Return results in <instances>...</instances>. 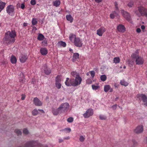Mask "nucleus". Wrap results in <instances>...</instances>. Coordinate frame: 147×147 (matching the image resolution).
I'll return each instance as SVG.
<instances>
[{
  "instance_id": "obj_1",
  "label": "nucleus",
  "mask_w": 147,
  "mask_h": 147,
  "mask_svg": "<svg viewBox=\"0 0 147 147\" xmlns=\"http://www.w3.org/2000/svg\"><path fill=\"white\" fill-rule=\"evenodd\" d=\"M16 36V32L14 30L8 31L5 33L3 39L7 44H10L13 43L15 41V37Z\"/></svg>"
},
{
  "instance_id": "obj_2",
  "label": "nucleus",
  "mask_w": 147,
  "mask_h": 147,
  "mask_svg": "<svg viewBox=\"0 0 147 147\" xmlns=\"http://www.w3.org/2000/svg\"><path fill=\"white\" fill-rule=\"evenodd\" d=\"M131 57L133 59H135L136 63L137 65H142L144 62V60L143 57L139 56L138 55V52L136 51L135 53H133L131 55Z\"/></svg>"
},
{
  "instance_id": "obj_3",
  "label": "nucleus",
  "mask_w": 147,
  "mask_h": 147,
  "mask_svg": "<svg viewBox=\"0 0 147 147\" xmlns=\"http://www.w3.org/2000/svg\"><path fill=\"white\" fill-rule=\"evenodd\" d=\"M7 13L9 15L13 16L14 15L15 12V8L13 5H8L6 8Z\"/></svg>"
},
{
  "instance_id": "obj_4",
  "label": "nucleus",
  "mask_w": 147,
  "mask_h": 147,
  "mask_svg": "<svg viewBox=\"0 0 147 147\" xmlns=\"http://www.w3.org/2000/svg\"><path fill=\"white\" fill-rule=\"evenodd\" d=\"M138 11L140 13L138 14L139 16H145L147 18V9L143 7L140 6L138 7Z\"/></svg>"
},
{
  "instance_id": "obj_5",
  "label": "nucleus",
  "mask_w": 147,
  "mask_h": 147,
  "mask_svg": "<svg viewBox=\"0 0 147 147\" xmlns=\"http://www.w3.org/2000/svg\"><path fill=\"white\" fill-rule=\"evenodd\" d=\"M59 107L63 113H65L69 109V105L68 103L66 102L61 104Z\"/></svg>"
},
{
  "instance_id": "obj_6",
  "label": "nucleus",
  "mask_w": 147,
  "mask_h": 147,
  "mask_svg": "<svg viewBox=\"0 0 147 147\" xmlns=\"http://www.w3.org/2000/svg\"><path fill=\"white\" fill-rule=\"evenodd\" d=\"M82 80V78L80 77L72 79V86L76 87L80 85L81 83Z\"/></svg>"
},
{
  "instance_id": "obj_7",
  "label": "nucleus",
  "mask_w": 147,
  "mask_h": 147,
  "mask_svg": "<svg viewBox=\"0 0 147 147\" xmlns=\"http://www.w3.org/2000/svg\"><path fill=\"white\" fill-rule=\"evenodd\" d=\"M121 12L123 16L128 22H131V16L127 12L125 11L123 9H121L120 11Z\"/></svg>"
},
{
  "instance_id": "obj_8",
  "label": "nucleus",
  "mask_w": 147,
  "mask_h": 147,
  "mask_svg": "<svg viewBox=\"0 0 147 147\" xmlns=\"http://www.w3.org/2000/svg\"><path fill=\"white\" fill-rule=\"evenodd\" d=\"M73 42L74 45L77 47H80L82 45V41L80 40V38L78 37L75 38Z\"/></svg>"
},
{
  "instance_id": "obj_9",
  "label": "nucleus",
  "mask_w": 147,
  "mask_h": 147,
  "mask_svg": "<svg viewBox=\"0 0 147 147\" xmlns=\"http://www.w3.org/2000/svg\"><path fill=\"white\" fill-rule=\"evenodd\" d=\"M93 114V110L91 109H88L86 111V113L83 114V115L84 118H88L90 116H92Z\"/></svg>"
},
{
  "instance_id": "obj_10",
  "label": "nucleus",
  "mask_w": 147,
  "mask_h": 147,
  "mask_svg": "<svg viewBox=\"0 0 147 147\" xmlns=\"http://www.w3.org/2000/svg\"><path fill=\"white\" fill-rule=\"evenodd\" d=\"M106 31V29L103 26L101 27L96 31V34L100 36H102Z\"/></svg>"
},
{
  "instance_id": "obj_11",
  "label": "nucleus",
  "mask_w": 147,
  "mask_h": 147,
  "mask_svg": "<svg viewBox=\"0 0 147 147\" xmlns=\"http://www.w3.org/2000/svg\"><path fill=\"white\" fill-rule=\"evenodd\" d=\"M143 126L142 125L138 126L134 129V132L137 134H139L142 133L143 131Z\"/></svg>"
},
{
  "instance_id": "obj_12",
  "label": "nucleus",
  "mask_w": 147,
  "mask_h": 147,
  "mask_svg": "<svg viewBox=\"0 0 147 147\" xmlns=\"http://www.w3.org/2000/svg\"><path fill=\"white\" fill-rule=\"evenodd\" d=\"M33 103L36 106H41L42 105L41 101L37 97L34 98L33 100Z\"/></svg>"
},
{
  "instance_id": "obj_13",
  "label": "nucleus",
  "mask_w": 147,
  "mask_h": 147,
  "mask_svg": "<svg viewBox=\"0 0 147 147\" xmlns=\"http://www.w3.org/2000/svg\"><path fill=\"white\" fill-rule=\"evenodd\" d=\"M117 29L118 32L123 33L125 31V28L124 26L122 24H119L117 27Z\"/></svg>"
},
{
  "instance_id": "obj_14",
  "label": "nucleus",
  "mask_w": 147,
  "mask_h": 147,
  "mask_svg": "<svg viewBox=\"0 0 147 147\" xmlns=\"http://www.w3.org/2000/svg\"><path fill=\"white\" fill-rule=\"evenodd\" d=\"M53 114L55 115H57L59 113H63L59 107L57 109H53L52 110Z\"/></svg>"
},
{
  "instance_id": "obj_15",
  "label": "nucleus",
  "mask_w": 147,
  "mask_h": 147,
  "mask_svg": "<svg viewBox=\"0 0 147 147\" xmlns=\"http://www.w3.org/2000/svg\"><path fill=\"white\" fill-rule=\"evenodd\" d=\"M28 58V57L27 55L22 54L19 57V59L21 62L24 63L26 61Z\"/></svg>"
},
{
  "instance_id": "obj_16",
  "label": "nucleus",
  "mask_w": 147,
  "mask_h": 147,
  "mask_svg": "<svg viewBox=\"0 0 147 147\" xmlns=\"http://www.w3.org/2000/svg\"><path fill=\"white\" fill-rule=\"evenodd\" d=\"M139 96L141 98L143 101L144 103V105L147 106V96L144 94H141Z\"/></svg>"
},
{
  "instance_id": "obj_17",
  "label": "nucleus",
  "mask_w": 147,
  "mask_h": 147,
  "mask_svg": "<svg viewBox=\"0 0 147 147\" xmlns=\"http://www.w3.org/2000/svg\"><path fill=\"white\" fill-rule=\"evenodd\" d=\"M41 54L43 55H46L48 53V50L45 48H41L40 50Z\"/></svg>"
},
{
  "instance_id": "obj_18",
  "label": "nucleus",
  "mask_w": 147,
  "mask_h": 147,
  "mask_svg": "<svg viewBox=\"0 0 147 147\" xmlns=\"http://www.w3.org/2000/svg\"><path fill=\"white\" fill-rule=\"evenodd\" d=\"M72 79H70L69 80L68 78H66V80L65 82V84L68 86H72Z\"/></svg>"
},
{
  "instance_id": "obj_19",
  "label": "nucleus",
  "mask_w": 147,
  "mask_h": 147,
  "mask_svg": "<svg viewBox=\"0 0 147 147\" xmlns=\"http://www.w3.org/2000/svg\"><path fill=\"white\" fill-rule=\"evenodd\" d=\"M6 3L0 0V13L4 9L6 5Z\"/></svg>"
},
{
  "instance_id": "obj_20",
  "label": "nucleus",
  "mask_w": 147,
  "mask_h": 147,
  "mask_svg": "<svg viewBox=\"0 0 147 147\" xmlns=\"http://www.w3.org/2000/svg\"><path fill=\"white\" fill-rule=\"evenodd\" d=\"M79 55L78 53H75L74 54L73 57L72 58V61L73 62H75L79 58Z\"/></svg>"
},
{
  "instance_id": "obj_21",
  "label": "nucleus",
  "mask_w": 147,
  "mask_h": 147,
  "mask_svg": "<svg viewBox=\"0 0 147 147\" xmlns=\"http://www.w3.org/2000/svg\"><path fill=\"white\" fill-rule=\"evenodd\" d=\"M75 34L72 33H71L69 34V38L70 40L72 42H74V39H75V38H76Z\"/></svg>"
},
{
  "instance_id": "obj_22",
  "label": "nucleus",
  "mask_w": 147,
  "mask_h": 147,
  "mask_svg": "<svg viewBox=\"0 0 147 147\" xmlns=\"http://www.w3.org/2000/svg\"><path fill=\"white\" fill-rule=\"evenodd\" d=\"M10 61L12 63L15 64L16 63L17 60L14 56L12 55L11 57Z\"/></svg>"
},
{
  "instance_id": "obj_23",
  "label": "nucleus",
  "mask_w": 147,
  "mask_h": 147,
  "mask_svg": "<svg viewBox=\"0 0 147 147\" xmlns=\"http://www.w3.org/2000/svg\"><path fill=\"white\" fill-rule=\"evenodd\" d=\"M60 4V1L59 0H56L53 2V5L56 7L59 6Z\"/></svg>"
},
{
  "instance_id": "obj_24",
  "label": "nucleus",
  "mask_w": 147,
  "mask_h": 147,
  "mask_svg": "<svg viewBox=\"0 0 147 147\" xmlns=\"http://www.w3.org/2000/svg\"><path fill=\"white\" fill-rule=\"evenodd\" d=\"M66 18L67 20L69 21L71 23L73 21V18L70 15H67L66 16Z\"/></svg>"
},
{
  "instance_id": "obj_25",
  "label": "nucleus",
  "mask_w": 147,
  "mask_h": 147,
  "mask_svg": "<svg viewBox=\"0 0 147 147\" xmlns=\"http://www.w3.org/2000/svg\"><path fill=\"white\" fill-rule=\"evenodd\" d=\"M71 75L75 78L80 77L79 73H77L75 71L72 72L71 73Z\"/></svg>"
},
{
  "instance_id": "obj_26",
  "label": "nucleus",
  "mask_w": 147,
  "mask_h": 147,
  "mask_svg": "<svg viewBox=\"0 0 147 147\" xmlns=\"http://www.w3.org/2000/svg\"><path fill=\"white\" fill-rule=\"evenodd\" d=\"M51 70L50 69L48 68L47 66L45 68L44 70V72L47 75H49L51 73Z\"/></svg>"
},
{
  "instance_id": "obj_27",
  "label": "nucleus",
  "mask_w": 147,
  "mask_h": 147,
  "mask_svg": "<svg viewBox=\"0 0 147 147\" xmlns=\"http://www.w3.org/2000/svg\"><path fill=\"white\" fill-rule=\"evenodd\" d=\"M117 5H118V4H117V3L116 2H115V10L114 11V13H116V14H117L118 13H119V11L118 9V7H117Z\"/></svg>"
},
{
  "instance_id": "obj_28",
  "label": "nucleus",
  "mask_w": 147,
  "mask_h": 147,
  "mask_svg": "<svg viewBox=\"0 0 147 147\" xmlns=\"http://www.w3.org/2000/svg\"><path fill=\"white\" fill-rule=\"evenodd\" d=\"M44 36L41 34H39L38 36L37 39L38 40L41 41L44 40Z\"/></svg>"
},
{
  "instance_id": "obj_29",
  "label": "nucleus",
  "mask_w": 147,
  "mask_h": 147,
  "mask_svg": "<svg viewBox=\"0 0 147 147\" xmlns=\"http://www.w3.org/2000/svg\"><path fill=\"white\" fill-rule=\"evenodd\" d=\"M57 44L58 45L60 46H62L63 47H65L66 45V43L65 42L62 41L59 42Z\"/></svg>"
},
{
  "instance_id": "obj_30",
  "label": "nucleus",
  "mask_w": 147,
  "mask_h": 147,
  "mask_svg": "<svg viewBox=\"0 0 147 147\" xmlns=\"http://www.w3.org/2000/svg\"><path fill=\"white\" fill-rule=\"evenodd\" d=\"M120 84L121 85L124 86H128V83L126 82H125L123 80H121L120 81Z\"/></svg>"
},
{
  "instance_id": "obj_31",
  "label": "nucleus",
  "mask_w": 147,
  "mask_h": 147,
  "mask_svg": "<svg viewBox=\"0 0 147 147\" xmlns=\"http://www.w3.org/2000/svg\"><path fill=\"white\" fill-rule=\"evenodd\" d=\"M120 59L119 57H115L113 59V62L116 64L119 63Z\"/></svg>"
},
{
  "instance_id": "obj_32",
  "label": "nucleus",
  "mask_w": 147,
  "mask_h": 147,
  "mask_svg": "<svg viewBox=\"0 0 147 147\" xmlns=\"http://www.w3.org/2000/svg\"><path fill=\"white\" fill-rule=\"evenodd\" d=\"M32 115L33 116H36L38 114V112L37 109H35L32 111Z\"/></svg>"
},
{
  "instance_id": "obj_33",
  "label": "nucleus",
  "mask_w": 147,
  "mask_h": 147,
  "mask_svg": "<svg viewBox=\"0 0 147 147\" xmlns=\"http://www.w3.org/2000/svg\"><path fill=\"white\" fill-rule=\"evenodd\" d=\"M111 87L109 85H106L105 86L104 88V90L106 92H108L110 89Z\"/></svg>"
},
{
  "instance_id": "obj_34",
  "label": "nucleus",
  "mask_w": 147,
  "mask_h": 147,
  "mask_svg": "<svg viewBox=\"0 0 147 147\" xmlns=\"http://www.w3.org/2000/svg\"><path fill=\"white\" fill-rule=\"evenodd\" d=\"M14 132L18 136L21 135L22 134L21 130L18 129H16L14 131Z\"/></svg>"
},
{
  "instance_id": "obj_35",
  "label": "nucleus",
  "mask_w": 147,
  "mask_h": 147,
  "mask_svg": "<svg viewBox=\"0 0 147 147\" xmlns=\"http://www.w3.org/2000/svg\"><path fill=\"white\" fill-rule=\"evenodd\" d=\"M100 79L101 81H105L107 79V76L105 75H102L101 76Z\"/></svg>"
},
{
  "instance_id": "obj_36",
  "label": "nucleus",
  "mask_w": 147,
  "mask_h": 147,
  "mask_svg": "<svg viewBox=\"0 0 147 147\" xmlns=\"http://www.w3.org/2000/svg\"><path fill=\"white\" fill-rule=\"evenodd\" d=\"M37 21L36 18H33L32 19V24L33 25H35L37 24Z\"/></svg>"
},
{
  "instance_id": "obj_37",
  "label": "nucleus",
  "mask_w": 147,
  "mask_h": 147,
  "mask_svg": "<svg viewBox=\"0 0 147 147\" xmlns=\"http://www.w3.org/2000/svg\"><path fill=\"white\" fill-rule=\"evenodd\" d=\"M134 1L130 0L127 4V6L129 7H131L134 5Z\"/></svg>"
},
{
  "instance_id": "obj_38",
  "label": "nucleus",
  "mask_w": 147,
  "mask_h": 147,
  "mask_svg": "<svg viewBox=\"0 0 147 147\" xmlns=\"http://www.w3.org/2000/svg\"><path fill=\"white\" fill-rule=\"evenodd\" d=\"M57 81H56V82H55V85L56 87L58 89H59L61 88V84L59 82H58Z\"/></svg>"
},
{
  "instance_id": "obj_39",
  "label": "nucleus",
  "mask_w": 147,
  "mask_h": 147,
  "mask_svg": "<svg viewBox=\"0 0 147 147\" xmlns=\"http://www.w3.org/2000/svg\"><path fill=\"white\" fill-rule=\"evenodd\" d=\"M118 13L117 14H116V13H115L114 11L113 12V13H111L110 15V17L111 18L113 19L115 17V16H117L118 15Z\"/></svg>"
},
{
  "instance_id": "obj_40",
  "label": "nucleus",
  "mask_w": 147,
  "mask_h": 147,
  "mask_svg": "<svg viewBox=\"0 0 147 147\" xmlns=\"http://www.w3.org/2000/svg\"><path fill=\"white\" fill-rule=\"evenodd\" d=\"M92 88L93 90H96L99 88V86H98L92 85Z\"/></svg>"
},
{
  "instance_id": "obj_41",
  "label": "nucleus",
  "mask_w": 147,
  "mask_h": 147,
  "mask_svg": "<svg viewBox=\"0 0 147 147\" xmlns=\"http://www.w3.org/2000/svg\"><path fill=\"white\" fill-rule=\"evenodd\" d=\"M99 118L101 120H105L107 117L105 115H101L99 116Z\"/></svg>"
},
{
  "instance_id": "obj_42",
  "label": "nucleus",
  "mask_w": 147,
  "mask_h": 147,
  "mask_svg": "<svg viewBox=\"0 0 147 147\" xmlns=\"http://www.w3.org/2000/svg\"><path fill=\"white\" fill-rule=\"evenodd\" d=\"M85 136H80L79 138V140L81 142H83L85 140Z\"/></svg>"
},
{
  "instance_id": "obj_43",
  "label": "nucleus",
  "mask_w": 147,
  "mask_h": 147,
  "mask_svg": "<svg viewBox=\"0 0 147 147\" xmlns=\"http://www.w3.org/2000/svg\"><path fill=\"white\" fill-rule=\"evenodd\" d=\"M67 121H68V122L69 123H71L73 122L74 121V119L72 117H70L68 118L67 119Z\"/></svg>"
},
{
  "instance_id": "obj_44",
  "label": "nucleus",
  "mask_w": 147,
  "mask_h": 147,
  "mask_svg": "<svg viewBox=\"0 0 147 147\" xmlns=\"http://www.w3.org/2000/svg\"><path fill=\"white\" fill-rule=\"evenodd\" d=\"M29 133L28 130L26 128L24 129L23 130V133L25 135L28 134Z\"/></svg>"
},
{
  "instance_id": "obj_45",
  "label": "nucleus",
  "mask_w": 147,
  "mask_h": 147,
  "mask_svg": "<svg viewBox=\"0 0 147 147\" xmlns=\"http://www.w3.org/2000/svg\"><path fill=\"white\" fill-rule=\"evenodd\" d=\"M90 74L92 78H94L95 75V72L94 71H90Z\"/></svg>"
},
{
  "instance_id": "obj_46",
  "label": "nucleus",
  "mask_w": 147,
  "mask_h": 147,
  "mask_svg": "<svg viewBox=\"0 0 147 147\" xmlns=\"http://www.w3.org/2000/svg\"><path fill=\"white\" fill-rule=\"evenodd\" d=\"M68 131L69 132H70L71 131V129L69 127L66 128L64 129L61 130L60 131Z\"/></svg>"
},
{
  "instance_id": "obj_47",
  "label": "nucleus",
  "mask_w": 147,
  "mask_h": 147,
  "mask_svg": "<svg viewBox=\"0 0 147 147\" xmlns=\"http://www.w3.org/2000/svg\"><path fill=\"white\" fill-rule=\"evenodd\" d=\"M57 81V82H59L61 81V78L60 76H57L56 77L55 80V82H56Z\"/></svg>"
},
{
  "instance_id": "obj_48",
  "label": "nucleus",
  "mask_w": 147,
  "mask_h": 147,
  "mask_svg": "<svg viewBox=\"0 0 147 147\" xmlns=\"http://www.w3.org/2000/svg\"><path fill=\"white\" fill-rule=\"evenodd\" d=\"M30 4L32 5H34L36 4V1L35 0H31L30 1Z\"/></svg>"
},
{
  "instance_id": "obj_49",
  "label": "nucleus",
  "mask_w": 147,
  "mask_h": 147,
  "mask_svg": "<svg viewBox=\"0 0 147 147\" xmlns=\"http://www.w3.org/2000/svg\"><path fill=\"white\" fill-rule=\"evenodd\" d=\"M92 82V80L90 79H88L86 80V83L88 84H91Z\"/></svg>"
},
{
  "instance_id": "obj_50",
  "label": "nucleus",
  "mask_w": 147,
  "mask_h": 147,
  "mask_svg": "<svg viewBox=\"0 0 147 147\" xmlns=\"http://www.w3.org/2000/svg\"><path fill=\"white\" fill-rule=\"evenodd\" d=\"M21 8L22 9H24L25 7V4L24 3L21 4Z\"/></svg>"
},
{
  "instance_id": "obj_51",
  "label": "nucleus",
  "mask_w": 147,
  "mask_h": 147,
  "mask_svg": "<svg viewBox=\"0 0 147 147\" xmlns=\"http://www.w3.org/2000/svg\"><path fill=\"white\" fill-rule=\"evenodd\" d=\"M25 96L24 94H22V95L21 99L23 100L25 99Z\"/></svg>"
},
{
  "instance_id": "obj_52",
  "label": "nucleus",
  "mask_w": 147,
  "mask_h": 147,
  "mask_svg": "<svg viewBox=\"0 0 147 147\" xmlns=\"http://www.w3.org/2000/svg\"><path fill=\"white\" fill-rule=\"evenodd\" d=\"M64 140L62 139V138H59V143H61V142H63V140Z\"/></svg>"
},
{
  "instance_id": "obj_53",
  "label": "nucleus",
  "mask_w": 147,
  "mask_h": 147,
  "mask_svg": "<svg viewBox=\"0 0 147 147\" xmlns=\"http://www.w3.org/2000/svg\"><path fill=\"white\" fill-rule=\"evenodd\" d=\"M95 2L97 3H100L102 2V0H94Z\"/></svg>"
},
{
  "instance_id": "obj_54",
  "label": "nucleus",
  "mask_w": 147,
  "mask_h": 147,
  "mask_svg": "<svg viewBox=\"0 0 147 147\" xmlns=\"http://www.w3.org/2000/svg\"><path fill=\"white\" fill-rule=\"evenodd\" d=\"M141 30L140 28H138L136 29V32L138 33H140L141 32Z\"/></svg>"
},
{
  "instance_id": "obj_55",
  "label": "nucleus",
  "mask_w": 147,
  "mask_h": 147,
  "mask_svg": "<svg viewBox=\"0 0 147 147\" xmlns=\"http://www.w3.org/2000/svg\"><path fill=\"white\" fill-rule=\"evenodd\" d=\"M70 138L69 136H67V137L64 138L63 140H69L70 139Z\"/></svg>"
},
{
  "instance_id": "obj_56",
  "label": "nucleus",
  "mask_w": 147,
  "mask_h": 147,
  "mask_svg": "<svg viewBox=\"0 0 147 147\" xmlns=\"http://www.w3.org/2000/svg\"><path fill=\"white\" fill-rule=\"evenodd\" d=\"M145 27L144 26V25H142L141 26V28L142 29V30H143V31L144 32V30L145 29Z\"/></svg>"
},
{
  "instance_id": "obj_57",
  "label": "nucleus",
  "mask_w": 147,
  "mask_h": 147,
  "mask_svg": "<svg viewBox=\"0 0 147 147\" xmlns=\"http://www.w3.org/2000/svg\"><path fill=\"white\" fill-rule=\"evenodd\" d=\"M133 142L134 146H135L137 144V143L135 141V140H133Z\"/></svg>"
},
{
  "instance_id": "obj_58",
  "label": "nucleus",
  "mask_w": 147,
  "mask_h": 147,
  "mask_svg": "<svg viewBox=\"0 0 147 147\" xmlns=\"http://www.w3.org/2000/svg\"><path fill=\"white\" fill-rule=\"evenodd\" d=\"M117 107V105H115L112 106V107L114 109H116Z\"/></svg>"
},
{
  "instance_id": "obj_59",
  "label": "nucleus",
  "mask_w": 147,
  "mask_h": 147,
  "mask_svg": "<svg viewBox=\"0 0 147 147\" xmlns=\"http://www.w3.org/2000/svg\"><path fill=\"white\" fill-rule=\"evenodd\" d=\"M38 110L41 112L42 113H45L44 111L42 109H38Z\"/></svg>"
},
{
  "instance_id": "obj_60",
  "label": "nucleus",
  "mask_w": 147,
  "mask_h": 147,
  "mask_svg": "<svg viewBox=\"0 0 147 147\" xmlns=\"http://www.w3.org/2000/svg\"><path fill=\"white\" fill-rule=\"evenodd\" d=\"M37 30V28L35 27L34 26L33 27V29H32L33 30Z\"/></svg>"
},
{
  "instance_id": "obj_61",
  "label": "nucleus",
  "mask_w": 147,
  "mask_h": 147,
  "mask_svg": "<svg viewBox=\"0 0 147 147\" xmlns=\"http://www.w3.org/2000/svg\"><path fill=\"white\" fill-rule=\"evenodd\" d=\"M23 26H27V24L26 23H24L23 24Z\"/></svg>"
},
{
  "instance_id": "obj_62",
  "label": "nucleus",
  "mask_w": 147,
  "mask_h": 147,
  "mask_svg": "<svg viewBox=\"0 0 147 147\" xmlns=\"http://www.w3.org/2000/svg\"><path fill=\"white\" fill-rule=\"evenodd\" d=\"M90 74V71H89V72H87V73H86V75L87 76H89V74Z\"/></svg>"
},
{
  "instance_id": "obj_63",
  "label": "nucleus",
  "mask_w": 147,
  "mask_h": 147,
  "mask_svg": "<svg viewBox=\"0 0 147 147\" xmlns=\"http://www.w3.org/2000/svg\"><path fill=\"white\" fill-rule=\"evenodd\" d=\"M113 91V89H110V92H112Z\"/></svg>"
},
{
  "instance_id": "obj_64",
  "label": "nucleus",
  "mask_w": 147,
  "mask_h": 147,
  "mask_svg": "<svg viewBox=\"0 0 147 147\" xmlns=\"http://www.w3.org/2000/svg\"><path fill=\"white\" fill-rule=\"evenodd\" d=\"M69 50L71 52H72V51H73V50L71 49H70Z\"/></svg>"
}]
</instances>
